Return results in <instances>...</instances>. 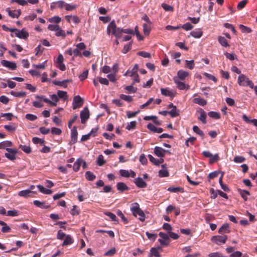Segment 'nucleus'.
I'll use <instances>...</instances> for the list:
<instances>
[{
  "label": "nucleus",
  "mask_w": 257,
  "mask_h": 257,
  "mask_svg": "<svg viewBox=\"0 0 257 257\" xmlns=\"http://www.w3.org/2000/svg\"><path fill=\"white\" fill-rule=\"evenodd\" d=\"M119 97L121 99L124 100V101H126L128 102H130L133 100L132 96L130 95H126L123 94H120Z\"/></svg>",
  "instance_id": "45"
},
{
  "label": "nucleus",
  "mask_w": 257,
  "mask_h": 257,
  "mask_svg": "<svg viewBox=\"0 0 257 257\" xmlns=\"http://www.w3.org/2000/svg\"><path fill=\"white\" fill-rule=\"evenodd\" d=\"M88 74V70H86L83 72V73L79 76V78L81 81H83L84 79H85Z\"/></svg>",
  "instance_id": "63"
},
{
  "label": "nucleus",
  "mask_w": 257,
  "mask_h": 257,
  "mask_svg": "<svg viewBox=\"0 0 257 257\" xmlns=\"http://www.w3.org/2000/svg\"><path fill=\"white\" fill-rule=\"evenodd\" d=\"M193 102L201 106H204L207 104V101L200 97L194 98L193 100Z\"/></svg>",
  "instance_id": "23"
},
{
  "label": "nucleus",
  "mask_w": 257,
  "mask_h": 257,
  "mask_svg": "<svg viewBox=\"0 0 257 257\" xmlns=\"http://www.w3.org/2000/svg\"><path fill=\"white\" fill-rule=\"evenodd\" d=\"M239 27L242 33H250L252 32V30L250 28L243 25H240Z\"/></svg>",
  "instance_id": "43"
},
{
  "label": "nucleus",
  "mask_w": 257,
  "mask_h": 257,
  "mask_svg": "<svg viewBox=\"0 0 257 257\" xmlns=\"http://www.w3.org/2000/svg\"><path fill=\"white\" fill-rule=\"evenodd\" d=\"M83 162V160L81 159H78L76 160V161L74 163L73 166V170L75 172H77L79 171L81 165Z\"/></svg>",
  "instance_id": "28"
},
{
  "label": "nucleus",
  "mask_w": 257,
  "mask_h": 257,
  "mask_svg": "<svg viewBox=\"0 0 257 257\" xmlns=\"http://www.w3.org/2000/svg\"><path fill=\"white\" fill-rule=\"evenodd\" d=\"M238 192L239 193L242 198L245 201L247 199V196L250 195L249 192L248 191L245 190L238 189Z\"/></svg>",
  "instance_id": "30"
},
{
  "label": "nucleus",
  "mask_w": 257,
  "mask_h": 257,
  "mask_svg": "<svg viewBox=\"0 0 257 257\" xmlns=\"http://www.w3.org/2000/svg\"><path fill=\"white\" fill-rule=\"evenodd\" d=\"M57 95L59 98H62L64 100H67L68 98L67 92L62 90H58Z\"/></svg>",
  "instance_id": "32"
},
{
  "label": "nucleus",
  "mask_w": 257,
  "mask_h": 257,
  "mask_svg": "<svg viewBox=\"0 0 257 257\" xmlns=\"http://www.w3.org/2000/svg\"><path fill=\"white\" fill-rule=\"evenodd\" d=\"M161 257V255L157 248L153 247L150 250V256Z\"/></svg>",
  "instance_id": "40"
},
{
  "label": "nucleus",
  "mask_w": 257,
  "mask_h": 257,
  "mask_svg": "<svg viewBox=\"0 0 257 257\" xmlns=\"http://www.w3.org/2000/svg\"><path fill=\"white\" fill-rule=\"evenodd\" d=\"M193 131L196 134H197L198 135H199L200 136H201V137L203 138L204 137V134L203 133V132L201 130L199 127L198 126H197V125H194L193 126Z\"/></svg>",
  "instance_id": "41"
},
{
  "label": "nucleus",
  "mask_w": 257,
  "mask_h": 257,
  "mask_svg": "<svg viewBox=\"0 0 257 257\" xmlns=\"http://www.w3.org/2000/svg\"><path fill=\"white\" fill-rule=\"evenodd\" d=\"M203 32L199 29L195 30L190 33V35L195 38H200Z\"/></svg>",
  "instance_id": "27"
},
{
  "label": "nucleus",
  "mask_w": 257,
  "mask_h": 257,
  "mask_svg": "<svg viewBox=\"0 0 257 257\" xmlns=\"http://www.w3.org/2000/svg\"><path fill=\"white\" fill-rule=\"evenodd\" d=\"M168 112L172 117H175L179 115V110L177 109L176 107H174V108L172 109Z\"/></svg>",
  "instance_id": "36"
},
{
  "label": "nucleus",
  "mask_w": 257,
  "mask_h": 257,
  "mask_svg": "<svg viewBox=\"0 0 257 257\" xmlns=\"http://www.w3.org/2000/svg\"><path fill=\"white\" fill-rule=\"evenodd\" d=\"M1 64L5 67L10 68L12 70L16 69V64L10 61L3 60L1 61Z\"/></svg>",
  "instance_id": "14"
},
{
  "label": "nucleus",
  "mask_w": 257,
  "mask_h": 257,
  "mask_svg": "<svg viewBox=\"0 0 257 257\" xmlns=\"http://www.w3.org/2000/svg\"><path fill=\"white\" fill-rule=\"evenodd\" d=\"M52 100H50V102H48L51 106H56L57 105V102L59 101V98L58 95L56 94H52L50 96Z\"/></svg>",
  "instance_id": "26"
},
{
  "label": "nucleus",
  "mask_w": 257,
  "mask_h": 257,
  "mask_svg": "<svg viewBox=\"0 0 257 257\" xmlns=\"http://www.w3.org/2000/svg\"><path fill=\"white\" fill-rule=\"evenodd\" d=\"M137 122L136 121H131L126 127V129L127 130H131L132 129H135L136 127Z\"/></svg>",
  "instance_id": "57"
},
{
  "label": "nucleus",
  "mask_w": 257,
  "mask_h": 257,
  "mask_svg": "<svg viewBox=\"0 0 257 257\" xmlns=\"http://www.w3.org/2000/svg\"><path fill=\"white\" fill-rule=\"evenodd\" d=\"M117 215L119 216L124 222V223H127L128 222V220L125 217L124 215L122 213L121 210H118L116 212Z\"/></svg>",
  "instance_id": "50"
},
{
  "label": "nucleus",
  "mask_w": 257,
  "mask_h": 257,
  "mask_svg": "<svg viewBox=\"0 0 257 257\" xmlns=\"http://www.w3.org/2000/svg\"><path fill=\"white\" fill-rule=\"evenodd\" d=\"M12 143L9 141H4L0 143V149H8L7 147L11 146Z\"/></svg>",
  "instance_id": "39"
},
{
  "label": "nucleus",
  "mask_w": 257,
  "mask_h": 257,
  "mask_svg": "<svg viewBox=\"0 0 257 257\" xmlns=\"http://www.w3.org/2000/svg\"><path fill=\"white\" fill-rule=\"evenodd\" d=\"M70 81H71L69 79L64 80L62 81H58V80H54L53 81V83L54 84H55V85H58V86L63 87L64 88H66L67 87V83Z\"/></svg>",
  "instance_id": "21"
},
{
  "label": "nucleus",
  "mask_w": 257,
  "mask_h": 257,
  "mask_svg": "<svg viewBox=\"0 0 257 257\" xmlns=\"http://www.w3.org/2000/svg\"><path fill=\"white\" fill-rule=\"evenodd\" d=\"M161 92L162 95L165 96L174 97V93L168 88H161Z\"/></svg>",
  "instance_id": "20"
},
{
  "label": "nucleus",
  "mask_w": 257,
  "mask_h": 257,
  "mask_svg": "<svg viewBox=\"0 0 257 257\" xmlns=\"http://www.w3.org/2000/svg\"><path fill=\"white\" fill-rule=\"evenodd\" d=\"M168 191L171 192H184V189L182 187H169L167 189Z\"/></svg>",
  "instance_id": "34"
},
{
  "label": "nucleus",
  "mask_w": 257,
  "mask_h": 257,
  "mask_svg": "<svg viewBox=\"0 0 257 257\" xmlns=\"http://www.w3.org/2000/svg\"><path fill=\"white\" fill-rule=\"evenodd\" d=\"M245 160V158H244L242 156H235L234 159L233 161L234 162L237 163H240L243 162Z\"/></svg>",
  "instance_id": "54"
},
{
  "label": "nucleus",
  "mask_w": 257,
  "mask_h": 257,
  "mask_svg": "<svg viewBox=\"0 0 257 257\" xmlns=\"http://www.w3.org/2000/svg\"><path fill=\"white\" fill-rule=\"evenodd\" d=\"M209 257H226L224 256L221 253L219 252H215L210 253L208 254Z\"/></svg>",
  "instance_id": "64"
},
{
  "label": "nucleus",
  "mask_w": 257,
  "mask_h": 257,
  "mask_svg": "<svg viewBox=\"0 0 257 257\" xmlns=\"http://www.w3.org/2000/svg\"><path fill=\"white\" fill-rule=\"evenodd\" d=\"M139 161L141 162V163L143 165H146L148 162L147 159L144 154L141 155V156H140Z\"/></svg>",
  "instance_id": "55"
},
{
  "label": "nucleus",
  "mask_w": 257,
  "mask_h": 257,
  "mask_svg": "<svg viewBox=\"0 0 257 257\" xmlns=\"http://www.w3.org/2000/svg\"><path fill=\"white\" fill-rule=\"evenodd\" d=\"M119 173L122 177L126 178L130 177V172L127 170L121 169L119 170Z\"/></svg>",
  "instance_id": "56"
},
{
  "label": "nucleus",
  "mask_w": 257,
  "mask_h": 257,
  "mask_svg": "<svg viewBox=\"0 0 257 257\" xmlns=\"http://www.w3.org/2000/svg\"><path fill=\"white\" fill-rule=\"evenodd\" d=\"M237 83L240 86H248L251 88L254 87V84L252 81L249 80V78L244 74H240L238 76Z\"/></svg>",
  "instance_id": "3"
},
{
  "label": "nucleus",
  "mask_w": 257,
  "mask_h": 257,
  "mask_svg": "<svg viewBox=\"0 0 257 257\" xmlns=\"http://www.w3.org/2000/svg\"><path fill=\"white\" fill-rule=\"evenodd\" d=\"M33 192V191H32L30 190H25L19 192L18 194L20 196L28 197L30 196V194L31 193H32Z\"/></svg>",
  "instance_id": "35"
},
{
  "label": "nucleus",
  "mask_w": 257,
  "mask_h": 257,
  "mask_svg": "<svg viewBox=\"0 0 257 257\" xmlns=\"http://www.w3.org/2000/svg\"><path fill=\"white\" fill-rule=\"evenodd\" d=\"M134 183L140 188H144L147 187V183L141 177H138L135 179Z\"/></svg>",
  "instance_id": "9"
},
{
  "label": "nucleus",
  "mask_w": 257,
  "mask_h": 257,
  "mask_svg": "<svg viewBox=\"0 0 257 257\" xmlns=\"http://www.w3.org/2000/svg\"><path fill=\"white\" fill-rule=\"evenodd\" d=\"M119 39L122 37V33H125L127 34H133L134 35V30L131 29H122V28H119Z\"/></svg>",
  "instance_id": "25"
},
{
  "label": "nucleus",
  "mask_w": 257,
  "mask_h": 257,
  "mask_svg": "<svg viewBox=\"0 0 257 257\" xmlns=\"http://www.w3.org/2000/svg\"><path fill=\"white\" fill-rule=\"evenodd\" d=\"M116 253V249L115 248H111L110 249L107 251L105 253L104 255L106 256H112Z\"/></svg>",
  "instance_id": "53"
},
{
  "label": "nucleus",
  "mask_w": 257,
  "mask_h": 257,
  "mask_svg": "<svg viewBox=\"0 0 257 257\" xmlns=\"http://www.w3.org/2000/svg\"><path fill=\"white\" fill-rule=\"evenodd\" d=\"M74 242V239L70 235H67L62 244L63 246L70 245Z\"/></svg>",
  "instance_id": "22"
},
{
  "label": "nucleus",
  "mask_w": 257,
  "mask_h": 257,
  "mask_svg": "<svg viewBox=\"0 0 257 257\" xmlns=\"http://www.w3.org/2000/svg\"><path fill=\"white\" fill-rule=\"evenodd\" d=\"M218 233L221 234L228 233L230 232L228 223H224L219 229Z\"/></svg>",
  "instance_id": "13"
},
{
  "label": "nucleus",
  "mask_w": 257,
  "mask_h": 257,
  "mask_svg": "<svg viewBox=\"0 0 257 257\" xmlns=\"http://www.w3.org/2000/svg\"><path fill=\"white\" fill-rule=\"evenodd\" d=\"M29 36V33L27 32L25 29L21 31L17 30V37L26 40L28 38Z\"/></svg>",
  "instance_id": "15"
},
{
  "label": "nucleus",
  "mask_w": 257,
  "mask_h": 257,
  "mask_svg": "<svg viewBox=\"0 0 257 257\" xmlns=\"http://www.w3.org/2000/svg\"><path fill=\"white\" fill-rule=\"evenodd\" d=\"M51 133L53 135H60L62 133V131L59 128L52 127L51 128Z\"/></svg>",
  "instance_id": "60"
},
{
  "label": "nucleus",
  "mask_w": 257,
  "mask_h": 257,
  "mask_svg": "<svg viewBox=\"0 0 257 257\" xmlns=\"http://www.w3.org/2000/svg\"><path fill=\"white\" fill-rule=\"evenodd\" d=\"M66 234L63 232L61 230H59L58 231L57 238L58 239L62 240L64 239V237H66Z\"/></svg>",
  "instance_id": "61"
},
{
  "label": "nucleus",
  "mask_w": 257,
  "mask_h": 257,
  "mask_svg": "<svg viewBox=\"0 0 257 257\" xmlns=\"http://www.w3.org/2000/svg\"><path fill=\"white\" fill-rule=\"evenodd\" d=\"M8 153L5 154V156L11 160H13L16 158V150L12 149H7Z\"/></svg>",
  "instance_id": "12"
},
{
  "label": "nucleus",
  "mask_w": 257,
  "mask_h": 257,
  "mask_svg": "<svg viewBox=\"0 0 257 257\" xmlns=\"http://www.w3.org/2000/svg\"><path fill=\"white\" fill-rule=\"evenodd\" d=\"M65 8L67 11H71L75 10L77 8V6L75 5L66 4Z\"/></svg>",
  "instance_id": "62"
},
{
  "label": "nucleus",
  "mask_w": 257,
  "mask_h": 257,
  "mask_svg": "<svg viewBox=\"0 0 257 257\" xmlns=\"http://www.w3.org/2000/svg\"><path fill=\"white\" fill-rule=\"evenodd\" d=\"M247 3V0H242V1H241V2H240L238 4L237 6V8L238 10H241V9H243L245 6V5H246Z\"/></svg>",
  "instance_id": "58"
},
{
  "label": "nucleus",
  "mask_w": 257,
  "mask_h": 257,
  "mask_svg": "<svg viewBox=\"0 0 257 257\" xmlns=\"http://www.w3.org/2000/svg\"><path fill=\"white\" fill-rule=\"evenodd\" d=\"M55 35L57 37L61 36L63 38L65 37L66 34L64 30H63L60 27L57 31H56Z\"/></svg>",
  "instance_id": "44"
},
{
  "label": "nucleus",
  "mask_w": 257,
  "mask_h": 257,
  "mask_svg": "<svg viewBox=\"0 0 257 257\" xmlns=\"http://www.w3.org/2000/svg\"><path fill=\"white\" fill-rule=\"evenodd\" d=\"M208 115L209 117L215 119H219L220 118V113L215 111H210L208 112Z\"/></svg>",
  "instance_id": "38"
},
{
  "label": "nucleus",
  "mask_w": 257,
  "mask_h": 257,
  "mask_svg": "<svg viewBox=\"0 0 257 257\" xmlns=\"http://www.w3.org/2000/svg\"><path fill=\"white\" fill-rule=\"evenodd\" d=\"M49 21L51 23H55L58 24L60 22L61 18L58 16H55L49 19Z\"/></svg>",
  "instance_id": "59"
},
{
  "label": "nucleus",
  "mask_w": 257,
  "mask_h": 257,
  "mask_svg": "<svg viewBox=\"0 0 257 257\" xmlns=\"http://www.w3.org/2000/svg\"><path fill=\"white\" fill-rule=\"evenodd\" d=\"M120 28H117L115 22L114 20L112 21L107 27V33L108 35L112 34L118 39H119V32Z\"/></svg>",
  "instance_id": "2"
},
{
  "label": "nucleus",
  "mask_w": 257,
  "mask_h": 257,
  "mask_svg": "<svg viewBox=\"0 0 257 257\" xmlns=\"http://www.w3.org/2000/svg\"><path fill=\"white\" fill-rule=\"evenodd\" d=\"M219 173L218 171H214L209 174L208 176V181L217 177Z\"/></svg>",
  "instance_id": "52"
},
{
  "label": "nucleus",
  "mask_w": 257,
  "mask_h": 257,
  "mask_svg": "<svg viewBox=\"0 0 257 257\" xmlns=\"http://www.w3.org/2000/svg\"><path fill=\"white\" fill-rule=\"evenodd\" d=\"M116 188L120 192L127 191L130 189L129 187L123 182L117 183L116 184Z\"/></svg>",
  "instance_id": "18"
},
{
  "label": "nucleus",
  "mask_w": 257,
  "mask_h": 257,
  "mask_svg": "<svg viewBox=\"0 0 257 257\" xmlns=\"http://www.w3.org/2000/svg\"><path fill=\"white\" fill-rule=\"evenodd\" d=\"M227 239V235H215L213 236L211 238V240L217 245L224 244Z\"/></svg>",
  "instance_id": "4"
},
{
  "label": "nucleus",
  "mask_w": 257,
  "mask_h": 257,
  "mask_svg": "<svg viewBox=\"0 0 257 257\" xmlns=\"http://www.w3.org/2000/svg\"><path fill=\"white\" fill-rule=\"evenodd\" d=\"M167 152L171 154L170 152L168 150H166L161 147H156L154 149V153L158 157L163 158L165 156V153Z\"/></svg>",
  "instance_id": "6"
},
{
  "label": "nucleus",
  "mask_w": 257,
  "mask_h": 257,
  "mask_svg": "<svg viewBox=\"0 0 257 257\" xmlns=\"http://www.w3.org/2000/svg\"><path fill=\"white\" fill-rule=\"evenodd\" d=\"M148 158L150 161L155 165L159 166L160 164H162L164 162L163 159L161 158L160 159H156L151 155H149Z\"/></svg>",
  "instance_id": "19"
},
{
  "label": "nucleus",
  "mask_w": 257,
  "mask_h": 257,
  "mask_svg": "<svg viewBox=\"0 0 257 257\" xmlns=\"http://www.w3.org/2000/svg\"><path fill=\"white\" fill-rule=\"evenodd\" d=\"M174 80L179 89L187 90L189 88V86L188 85L185 84L184 82L179 81L177 78H174Z\"/></svg>",
  "instance_id": "8"
},
{
  "label": "nucleus",
  "mask_w": 257,
  "mask_h": 257,
  "mask_svg": "<svg viewBox=\"0 0 257 257\" xmlns=\"http://www.w3.org/2000/svg\"><path fill=\"white\" fill-rule=\"evenodd\" d=\"M219 159H220V157H219V156L217 154H216L214 155H213L212 154V156L210 157V158L209 163L210 164H213V163L218 161Z\"/></svg>",
  "instance_id": "46"
},
{
  "label": "nucleus",
  "mask_w": 257,
  "mask_h": 257,
  "mask_svg": "<svg viewBox=\"0 0 257 257\" xmlns=\"http://www.w3.org/2000/svg\"><path fill=\"white\" fill-rule=\"evenodd\" d=\"M131 211L135 217L138 215L139 219L141 221L145 220V214L144 211L140 208L139 203L135 202L131 204Z\"/></svg>",
  "instance_id": "1"
},
{
  "label": "nucleus",
  "mask_w": 257,
  "mask_h": 257,
  "mask_svg": "<svg viewBox=\"0 0 257 257\" xmlns=\"http://www.w3.org/2000/svg\"><path fill=\"white\" fill-rule=\"evenodd\" d=\"M132 45V42H130L128 44L125 45L122 50V52L124 54H126L131 49Z\"/></svg>",
  "instance_id": "51"
},
{
  "label": "nucleus",
  "mask_w": 257,
  "mask_h": 257,
  "mask_svg": "<svg viewBox=\"0 0 257 257\" xmlns=\"http://www.w3.org/2000/svg\"><path fill=\"white\" fill-rule=\"evenodd\" d=\"M73 109H76L83 105V99L79 95L75 96L73 100Z\"/></svg>",
  "instance_id": "5"
},
{
  "label": "nucleus",
  "mask_w": 257,
  "mask_h": 257,
  "mask_svg": "<svg viewBox=\"0 0 257 257\" xmlns=\"http://www.w3.org/2000/svg\"><path fill=\"white\" fill-rule=\"evenodd\" d=\"M37 188L41 193L45 194H51L53 193V191L51 190L46 189L41 185H37Z\"/></svg>",
  "instance_id": "29"
},
{
  "label": "nucleus",
  "mask_w": 257,
  "mask_h": 257,
  "mask_svg": "<svg viewBox=\"0 0 257 257\" xmlns=\"http://www.w3.org/2000/svg\"><path fill=\"white\" fill-rule=\"evenodd\" d=\"M20 148L23 150L24 152L27 154H29L31 152V148L30 146H26V145H20Z\"/></svg>",
  "instance_id": "48"
},
{
  "label": "nucleus",
  "mask_w": 257,
  "mask_h": 257,
  "mask_svg": "<svg viewBox=\"0 0 257 257\" xmlns=\"http://www.w3.org/2000/svg\"><path fill=\"white\" fill-rule=\"evenodd\" d=\"M33 203L37 207L42 209H47L50 207L49 205L46 204L45 202H41L39 200L34 201Z\"/></svg>",
  "instance_id": "17"
},
{
  "label": "nucleus",
  "mask_w": 257,
  "mask_h": 257,
  "mask_svg": "<svg viewBox=\"0 0 257 257\" xmlns=\"http://www.w3.org/2000/svg\"><path fill=\"white\" fill-rule=\"evenodd\" d=\"M33 142L35 144H40L41 145L43 146L45 143V141L43 139H40L37 137H34L32 139Z\"/></svg>",
  "instance_id": "42"
},
{
  "label": "nucleus",
  "mask_w": 257,
  "mask_h": 257,
  "mask_svg": "<svg viewBox=\"0 0 257 257\" xmlns=\"http://www.w3.org/2000/svg\"><path fill=\"white\" fill-rule=\"evenodd\" d=\"M97 163L99 166H102L105 164V162L104 160L103 156L102 155L98 156L97 160Z\"/></svg>",
  "instance_id": "49"
},
{
  "label": "nucleus",
  "mask_w": 257,
  "mask_h": 257,
  "mask_svg": "<svg viewBox=\"0 0 257 257\" xmlns=\"http://www.w3.org/2000/svg\"><path fill=\"white\" fill-rule=\"evenodd\" d=\"M199 111L200 112V116L198 117V119L203 124H206L207 123L206 120L207 117L206 112L202 108H200Z\"/></svg>",
  "instance_id": "16"
},
{
  "label": "nucleus",
  "mask_w": 257,
  "mask_h": 257,
  "mask_svg": "<svg viewBox=\"0 0 257 257\" xmlns=\"http://www.w3.org/2000/svg\"><path fill=\"white\" fill-rule=\"evenodd\" d=\"M169 173L167 170H160L159 171V176L160 177H166L169 176Z\"/></svg>",
  "instance_id": "47"
},
{
  "label": "nucleus",
  "mask_w": 257,
  "mask_h": 257,
  "mask_svg": "<svg viewBox=\"0 0 257 257\" xmlns=\"http://www.w3.org/2000/svg\"><path fill=\"white\" fill-rule=\"evenodd\" d=\"M78 132L76 126H74L71 131V143L74 144L77 142Z\"/></svg>",
  "instance_id": "11"
},
{
  "label": "nucleus",
  "mask_w": 257,
  "mask_h": 257,
  "mask_svg": "<svg viewBox=\"0 0 257 257\" xmlns=\"http://www.w3.org/2000/svg\"><path fill=\"white\" fill-rule=\"evenodd\" d=\"M218 41L222 46L225 47H229V45L228 44L226 39L224 37L219 36L218 38Z\"/></svg>",
  "instance_id": "31"
},
{
  "label": "nucleus",
  "mask_w": 257,
  "mask_h": 257,
  "mask_svg": "<svg viewBox=\"0 0 257 257\" xmlns=\"http://www.w3.org/2000/svg\"><path fill=\"white\" fill-rule=\"evenodd\" d=\"M242 119L244 121H245L247 123H252L254 126L257 127V119H249L248 117L245 115L243 114L242 115Z\"/></svg>",
  "instance_id": "33"
},
{
  "label": "nucleus",
  "mask_w": 257,
  "mask_h": 257,
  "mask_svg": "<svg viewBox=\"0 0 257 257\" xmlns=\"http://www.w3.org/2000/svg\"><path fill=\"white\" fill-rule=\"evenodd\" d=\"M177 75L179 79L182 80L185 79L188 76L189 73L183 70H180L177 72Z\"/></svg>",
  "instance_id": "24"
},
{
  "label": "nucleus",
  "mask_w": 257,
  "mask_h": 257,
  "mask_svg": "<svg viewBox=\"0 0 257 257\" xmlns=\"http://www.w3.org/2000/svg\"><path fill=\"white\" fill-rule=\"evenodd\" d=\"M139 69V66L138 64H136L131 70H128L124 74V76H129L133 77L138 74V71Z\"/></svg>",
  "instance_id": "10"
},
{
  "label": "nucleus",
  "mask_w": 257,
  "mask_h": 257,
  "mask_svg": "<svg viewBox=\"0 0 257 257\" xmlns=\"http://www.w3.org/2000/svg\"><path fill=\"white\" fill-rule=\"evenodd\" d=\"M80 117L82 123H85L89 117V112L88 108H85L80 112Z\"/></svg>",
  "instance_id": "7"
},
{
  "label": "nucleus",
  "mask_w": 257,
  "mask_h": 257,
  "mask_svg": "<svg viewBox=\"0 0 257 257\" xmlns=\"http://www.w3.org/2000/svg\"><path fill=\"white\" fill-rule=\"evenodd\" d=\"M85 177L89 181H93L96 178V176L90 171L85 173Z\"/></svg>",
  "instance_id": "37"
}]
</instances>
